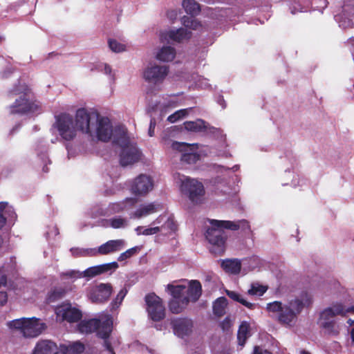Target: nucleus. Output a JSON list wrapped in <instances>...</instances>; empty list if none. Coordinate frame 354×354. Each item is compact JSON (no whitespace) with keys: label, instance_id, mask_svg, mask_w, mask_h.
<instances>
[{"label":"nucleus","instance_id":"nucleus-11","mask_svg":"<svg viewBox=\"0 0 354 354\" xmlns=\"http://www.w3.org/2000/svg\"><path fill=\"white\" fill-rule=\"evenodd\" d=\"M174 178L181 192L186 194L191 201L198 203L202 201L205 189L201 182L180 174H176Z\"/></svg>","mask_w":354,"mask_h":354},{"label":"nucleus","instance_id":"nucleus-17","mask_svg":"<svg viewBox=\"0 0 354 354\" xmlns=\"http://www.w3.org/2000/svg\"><path fill=\"white\" fill-rule=\"evenodd\" d=\"M168 73L167 66L149 64L143 71V77L146 81L156 84L162 83Z\"/></svg>","mask_w":354,"mask_h":354},{"label":"nucleus","instance_id":"nucleus-18","mask_svg":"<svg viewBox=\"0 0 354 354\" xmlns=\"http://www.w3.org/2000/svg\"><path fill=\"white\" fill-rule=\"evenodd\" d=\"M57 318L68 323L79 322L82 317V311L70 303H64L55 309Z\"/></svg>","mask_w":354,"mask_h":354},{"label":"nucleus","instance_id":"nucleus-48","mask_svg":"<svg viewBox=\"0 0 354 354\" xmlns=\"http://www.w3.org/2000/svg\"><path fill=\"white\" fill-rule=\"evenodd\" d=\"M192 81L194 82L195 86L202 88H206L209 86V84L208 82V80L199 76L197 74L193 75L192 76Z\"/></svg>","mask_w":354,"mask_h":354},{"label":"nucleus","instance_id":"nucleus-14","mask_svg":"<svg viewBox=\"0 0 354 354\" xmlns=\"http://www.w3.org/2000/svg\"><path fill=\"white\" fill-rule=\"evenodd\" d=\"M153 187V178L145 174L138 175L130 183V191L136 196H146Z\"/></svg>","mask_w":354,"mask_h":354},{"label":"nucleus","instance_id":"nucleus-23","mask_svg":"<svg viewBox=\"0 0 354 354\" xmlns=\"http://www.w3.org/2000/svg\"><path fill=\"white\" fill-rule=\"evenodd\" d=\"M118 268V264L115 261L92 266L82 272V277L91 279L109 270H115Z\"/></svg>","mask_w":354,"mask_h":354},{"label":"nucleus","instance_id":"nucleus-20","mask_svg":"<svg viewBox=\"0 0 354 354\" xmlns=\"http://www.w3.org/2000/svg\"><path fill=\"white\" fill-rule=\"evenodd\" d=\"M138 200L133 197H128L122 201L111 203L106 207L107 216L128 211L137 203Z\"/></svg>","mask_w":354,"mask_h":354},{"label":"nucleus","instance_id":"nucleus-24","mask_svg":"<svg viewBox=\"0 0 354 354\" xmlns=\"http://www.w3.org/2000/svg\"><path fill=\"white\" fill-rule=\"evenodd\" d=\"M32 354H64V351L59 350L53 342L45 339L37 343Z\"/></svg>","mask_w":354,"mask_h":354},{"label":"nucleus","instance_id":"nucleus-7","mask_svg":"<svg viewBox=\"0 0 354 354\" xmlns=\"http://www.w3.org/2000/svg\"><path fill=\"white\" fill-rule=\"evenodd\" d=\"M352 313H354V306H346L342 302H335L321 312L318 324L326 333L337 335L339 332L340 326L335 321V317L345 316Z\"/></svg>","mask_w":354,"mask_h":354},{"label":"nucleus","instance_id":"nucleus-15","mask_svg":"<svg viewBox=\"0 0 354 354\" xmlns=\"http://www.w3.org/2000/svg\"><path fill=\"white\" fill-rule=\"evenodd\" d=\"M171 148L181 153L180 160L183 163L192 165L200 159V155L196 152V145L174 142L171 144Z\"/></svg>","mask_w":354,"mask_h":354},{"label":"nucleus","instance_id":"nucleus-41","mask_svg":"<svg viewBox=\"0 0 354 354\" xmlns=\"http://www.w3.org/2000/svg\"><path fill=\"white\" fill-rule=\"evenodd\" d=\"M192 111V108L178 110L173 114L170 115L167 118V120L171 123H174L178 121L179 120L185 118Z\"/></svg>","mask_w":354,"mask_h":354},{"label":"nucleus","instance_id":"nucleus-4","mask_svg":"<svg viewBox=\"0 0 354 354\" xmlns=\"http://www.w3.org/2000/svg\"><path fill=\"white\" fill-rule=\"evenodd\" d=\"M209 227L207 230L205 237L211 244L210 250L215 254H221L225 250V241L227 235L225 230H236L240 227L249 228L247 221L242 220L238 222L230 221L209 220Z\"/></svg>","mask_w":354,"mask_h":354},{"label":"nucleus","instance_id":"nucleus-57","mask_svg":"<svg viewBox=\"0 0 354 354\" xmlns=\"http://www.w3.org/2000/svg\"><path fill=\"white\" fill-rule=\"evenodd\" d=\"M12 73V67H8L6 68L2 73H1V77L3 78H7L11 73Z\"/></svg>","mask_w":354,"mask_h":354},{"label":"nucleus","instance_id":"nucleus-50","mask_svg":"<svg viewBox=\"0 0 354 354\" xmlns=\"http://www.w3.org/2000/svg\"><path fill=\"white\" fill-rule=\"evenodd\" d=\"M66 290L63 288H55L49 296L50 301H54L64 295Z\"/></svg>","mask_w":354,"mask_h":354},{"label":"nucleus","instance_id":"nucleus-52","mask_svg":"<svg viewBox=\"0 0 354 354\" xmlns=\"http://www.w3.org/2000/svg\"><path fill=\"white\" fill-rule=\"evenodd\" d=\"M176 104H177V101L176 100L175 97H169L168 98V100L163 103L164 107H166L168 109L176 107Z\"/></svg>","mask_w":354,"mask_h":354},{"label":"nucleus","instance_id":"nucleus-30","mask_svg":"<svg viewBox=\"0 0 354 354\" xmlns=\"http://www.w3.org/2000/svg\"><path fill=\"white\" fill-rule=\"evenodd\" d=\"M35 151L38 157L41 159V162L44 164L43 171L47 172L48 171L47 164L50 163V160L48 159L46 155L47 146L46 142L43 140H39L35 145Z\"/></svg>","mask_w":354,"mask_h":354},{"label":"nucleus","instance_id":"nucleus-46","mask_svg":"<svg viewBox=\"0 0 354 354\" xmlns=\"http://www.w3.org/2000/svg\"><path fill=\"white\" fill-rule=\"evenodd\" d=\"M86 214L87 216L91 218H97L101 216H107L106 208H102L100 207H94L91 208Z\"/></svg>","mask_w":354,"mask_h":354},{"label":"nucleus","instance_id":"nucleus-19","mask_svg":"<svg viewBox=\"0 0 354 354\" xmlns=\"http://www.w3.org/2000/svg\"><path fill=\"white\" fill-rule=\"evenodd\" d=\"M112 292L109 283H100L90 288L88 297L92 303H102L106 301Z\"/></svg>","mask_w":354,"mask_h":354},{"label":"nucleus","instance_id":"nucleus-2","mask_svg":"<svg viewBox=\"0 0 354 354\" xmlns=\"http://www.w3.org/2000/svg\"><path fill=\"white\" fill-rule=\"evenodd\" d=\"M312 302L311 295L304 291L286 304L278 301L268 303L266 310L270 316L276 319L280 324L291 327L297 322V317L303 309L309 306Z\"/></svg>","mask_w":354,"mask_h":354},{"label":"nucleus","instance_id":"nucleus-22","mask_svg":"<svg viewBox=\"0 0 354 354\" xmlns=\"http://www.w3.org/2000/svg\"><path fill=\"white\" fill-rule=\"evenodd\" d=\"M171 326L174 334L180 337H183L191 333L193 323L188 318H177L171 321Z\"/></svg>","mask_w":354,"mask_h":354},{"label":"nucleus","instance_id":"nucleus-38","mask_svg":"<svg viewBox=\"0 0 354 354\" xmlns=\"http://www.w3.org/2000/svg\"><path fill=\"white\" fill-rule=\"evenodd\" d=\"M284 177L287 182L282 183V185L290 184V185H292L294 187L302 185V183H301V180L298 178V176H296L295 174V171L292 169H286L284 173Z\"/></svg>","mask_w":354,"mask_h":354},{"label":"nucleus","instance_id":"nucleus-25","mask_svg":"<svg viewBox=\"0 0 354 354\" xmlns=\"http://www.w3.org/2000/svg\"><path fill=\"white\" fill-rule=\"evenodd\" d=\"M125 246V241L123 239L110 240L101 245L97 250V254H108L121 250Z\"/></svg>","mask_w":354,"mask_h":354},{"label":"nucleus","instance_id":"nucleus-45","mask_svg":"<svg viewBox=\"0 0 354 354\" xmlns=\"http://www.w3.org/2000/svg\"><path fill=\"white\" fill-rule=\"evenodd\" d=\"M108 43L109 48L114 53H122L127 50L125 44H122L115 39H110Z\"/></svg>","mask_w":354,"mask_h":354},{"label":"nucleus","instance_id":"nucleus-39","mask_svg":"<svg viewBox=\"0 0 354 354\" xmlns=\"http://www.w3.org/2000/svg\"><path fill=\"white\" fill-rule=\"evenodd\" d=\"M260 259L257 257H252L242 260L243 272L245 274L259 266Z\"/></svg>","mask_w":354,"mask_h":354},{"label":"nucleus","instance_id":"nucleus-3","mask_svg":"<svg viewBox=\"0 0 354 354\" xmlns=\"http://www.w3.org/2000/svg\"><path fill=\"white\" fill-rule=\"evenodd\" d=\"M167 289L172 297L169 308L175 314L181 313L190 301L196 302L202 293L201 284L197 280L190 281L188 285L185 281L179 284L170 283L167 285Z\"/></svg>","mask_w":354,"mask_h":354},{"label":"nucleus","instance_id":"nucleus-63","mask_svg":"<svg viewBox=\"0 0 354 354\" xmlns=\"http://www.w3.org/2000/svg\"><path fill=\"white\" fill-rule=\"evenodd\" d=\"M348 43L354 48V37L350 38L348 41Z\"/></svg>","mask_w":354,"mask_h":354},{"label":"nucleus","instance_id":"nucleus-55","mask_svg":"<svg viewBox=\"0 0 354 354\" xmlns=\"http://www.w3.org/2000/svg\"><path fill=\"white\" fill-rule=\"evenodd\" d=\"M178 16V12L176 10H171L167 12V17L171 21H173L176 19Z\"/></svg>","mask_w":354,"mask_h":354},{"label":"nucleus","instance_id":"nucleus-61","mask_svg":"<svg viewBox=\"0 0 354 354\" xmlns=\"http://www.w3.org/2000/svg\"><path fill=\"white\" fill-rule=\"evenodd\" d=\"M19 129V125L17 124V125H15L11 130H10V134H13L15 133L17 131H18V129Z\"/></svg>","mask_w":354,"mask_h":354},{"label":"nucleus","instance_id":"nucleus-27","mask_svg":"<svg viewBox=\"0 0 354 354\" xmlns=\"http://www.w3.org/2000/svg\"><path fill=\"white\" fill-rule=\"evenodd\" d=\"M16 218L13 207L7 202H0V230L5 225L6 221H12Z\"/></svg>","mask_w":354,"mask_h":354},{"label":"nucleus","instance_id":"nucleus-40","mask_svg":"<svg viewBox=\"0 0 354 354\" xmlns=\"http://www.w3.org/2000/svg\"><path fill=\"white\" fill-rule=\"evenodd\" d=\"M226 294L230 298H231L234 301L241 303V304H243V306L250 309H253L256 306L254 304L247 301L242 295L234 291L226 290Z\"/></svg>","mask_w":354,"mask_h":354},{"label":"nucleus","instance_id":"nucleus-5","mask_svg":"<svg viewBox=\"0 0 354 354\" xmlns=\"http://www.w3.org/2000/svg\"><path fill=\"white\" fill-rule=\"evenodd\" d=\"M111 139L121 148L120 163L122 167L132 165L140 160L142 153L131 140L125 127H115L112 131Z\"/></svg>","mask_w":354,"mask_h":354},{"label":"nucleus","instance_id":"nucleus-9","mask_svg":"<svg viewBox=\"0 0 354 354\" xmlns=\"http://www.w3.org/2000/svg\"><path fill=\"white\" fill-rule=\"evenodd\" d=\"M176 229L174 218L167 214H161L157 217L148 226H138L135 232L138 236H151L154 234L167 235Z\"/></svg>","mask_w":354,"mask_h":354},{"label":"nucleus","instance_id":"nucleus-56","mask_svg":"<svg viewBox=\"0 0 354 354\" xmlns=\"http://www.w3.org/2000/svg\"><path fill=\"white\" fill-rule=\"evenodd\" d=\"M8 300L7 293L4 291H0V305L3 306Z\"/></svg>","mask_w":354,"mask_h":354},{"label":"nucleus","instance_id":"nucleus-54","mask_svg":"<svg viewBox=\"0 0 354 354\" xmlns=\"http://www.w3.org/2000/svg\"><path fill=\"white\" fill-rule=\"evenodd\" d=\"M155 127H156V120H155V119L151 118L150 120V124H149V131H148V134L150 137L153 136Z\"/></svg>","mask_w":354,"mask_h":354},{"label":"nucleus","instance_id":"nucleus-32","mask_svg":"<svg viewBox=\"0 0 354 354\" xmlns=\"http://www.w3.org/2000/svg\"><path fill=\"white\" fill-rule=\"evenodd\" d=\"M185 129L192 132H201L207 129L206 122L201 120L198 119L195 121H187L184 122Z\"/></svg>","mask_w":354,"mask_h":354},{"label":"nucleus","instance_id":"nucleus-35","mask_svg":"<svg viewBox=\"0 0 354 354\" xmlns=\"http://www.w3.org/2000/svg\"><path fill=\"white\" fill-rule=\"evenodd\" d=\"M250 336V326L249 324L244 322H242L241 324L239 326L238 334H237V339L239 341V344L241 346H243L248 337Z\"/></svg>","mask_w":354,"mask_h":354},{"label":"nucleus","instance_id":"nucleus-34","mask_svg":"<svg viewBox=\"0 0 354 354\" xmlns=\"http://www.w3.org/2000/svg\"><path fill=\"white\" fill-rule=\"evenodd\" d=\"M182 6L185 12L192 16L198 15L201 11L200 6L195 0H183Z\"/></svg>","mask_w":354,"mask_h":354},{"label":"nucleus","instance_id":"nucleus-37","mask_svg":"<svg viewBox=\"0 0 354 354\" xmlns=\"http://www.w3.org/2000/svg\"><path fill=\"white\" fill-rule=\"evenodd\" d=\"M227 304V299L224 297L218 298L213 304V311L214 315L221 317L225 313V308Z\"/></svg>","mask_w":354,"mask_h":354},{"label":"nucleus","instance_id":"nucleus-12","mask_svg":"<svg viewBox=\"0 0 354 354\" xmlns=\"http://www.w3.org/2000/svg\"><path fill=\"white\" fill-rule=\"evenodd\" d=\"M7 326L10 329L20 330L26 337H35L40 335L45 329L46 325L35 317H22L8 322Z\"/></svg>","mask_w":354,"mask_h":354},{"label":"nucleus","instance_id":"nucleus-58","mask_svg":"<svg viewBox=\"0 0 354 354\" xmlns=\"http://www.w3.org/2000/svg\"><path fill=\"white\" fill-rule=\"evenodd\" d=\"M57 234H59V230L56 227H53L51 231L46 233L48 238L52 236H57Z\"/></svg>","mask_w":354,"mask_h":354},{"label":"nucleus","instance_id":"nucleus-64","mask_svg":"<svg viewBox=\"0 0 354 354\" xmlns=\"http://www.w3.org/2000/svg\"><path fill=\"white\" fill-rule=\"evenodd\" d=\"M347 323L348 325L352 326L354 324V319H348Z\"/></svg>","mask_w":354,"mask_h":354},{"label":"nucleus","instance_id":"nucleus-53","mask_svg":"<svg viewBox=\"0 0 354 354\" xmlns=\"http://www.w3.org/2000/svg\"><path fill=\"white\" fill-rule=\"evenodd\" d=\"M232 325V321L229 317H226L221 324L223 330H228Z\"/></svg>","mask_w":354,"mask_h":354},{"label":"nucleus","instance_id":"nucleus-59","mask_svg":"<svg viewBox=\"0 0 354 354\" xmlns=\"http://www.w3.org/2000/svg\"><path fill=\"white\" fill-rule=\"evenodd\" d=\"M228 152L224 149V150H220L217 153L216 156H225L227 157L228 156Z\"/></svg>","mask_w":354,"mask_h":354},{"label":"nucleus","instance_id":"nucleus-21","mask_svg":"<svg viewBox=\"0 0 354 354\" xmlns=\"http://www.w3.org/2000/svg\"><path fill=\"white\" fill-rule=\"evenodd\" d=\"M161 209V205L157 203L141 204L134 212L130 214V218L140 219L156 213Z\"/></svg>","mask_w":354,"mask_h":354},{"label":"nucleus","instance_id":"nucleus-13","mask_svg":"<svg viewBox=\"0 0 354 354\" xmlns=\"http://www.w3.org/2000/svg\"><path fill=\"white\" fill-rule=\"evenodd\" d=\"M57 131L60 137L65 140H73L77 129L73 117L67 113H62L55 117V122L52 126L51 131Z\"/></svg>","mask_w":354,"mask_h":354},{"label":"nucleus","instance_id":"nucleus-28","mask_svg":"<svg viewBox=\"0 0 354 354\" xmlns=\"http://www.w3.org/2000/svg\"><path fill=\"white\" fill-rule=\"evenodd\" d=\"M129 225L127 218L121 216H115L109 219L102 221V225L105 227H112L113 229H124Z\"/></svg>","mask_w":354,"mask_h":354},{"label":"nucleus","instance_id":"nucleus-51","mask_svg":"<svg viewBox=\"0 0 354 354\" xmlns=\"http://www.w3.org/2000/svg\"><path fill=\"white\" fill-rule=\"evenodd\" d=\"M209 133H212L218 138L221 139V140L223 141L222 147H226V145L225 144V136L223 135L222 131L219 129H216L215 127H209Z\"/></svg>","mask_w":354,"mask_h":354},{"label":"nucleus","instance_id":"nucleus-1","mask_svg":"<svg viewBox=\"0 0 354 354\" xmlns=\"http://www.w3.org/2000/svg\"><path fill=\"white\" fill-rule=\"evenodd\" d=\"M75 123L80 131L103 142L111 140L114 129L110 120L100 116L97 112L84 108L76 111Z\"/></svg>","mask_w":354,"mask_h":354},{"label":"nucleus","instance_id":"nucleus-44","mask_svg":"<svg viewBox=\"0 0 354 354\" xmlns=\"http://www.w3.org/2000/svg\"><path fill=\"white\" fill-rule=\"evenodd\" d=\"M267 290V287L260 285L258 283H252L251 288L248 290L249 295L261 296Z\"/></svg>","mask_w":354,"mask_h":354},{"label":"nucleus","instance_id":"nucleus-60","mask_svg":"<svg viewBox=\"0 0 354 354\" xmlns=\"http://www.w3.org/2000/svg\"><path fill=\"white\" fill-rule=\"evenodd\" d=\"M3 241L1 236H0V254L4 252Z\"/></svg>","mask_w":354,"mask_h":354},{"label":"nucleus","instance_id":"nucleus-47","mask_svg":"<svg viewBox=\"0 0 354 354\" xmlns=\"http://www.w3.org/2000/svg\"><path fill=\"white\" fill-rule=\"evenodd\" d=\"M139 251H140V247H138V246L133 247V248L126 250L125 252L121 253L120 254V256L118 257V260L119 261H125V260L132 257L133 256L136 255V254H138L139 252Z\"/></svg>","mask_w":354,"mask_h":354},{"label":"nucleus","instance_id":"nucleus-62","mask_svg":"<svg viewBox=\"0 0 354 354\" xmlns=\"http://www.w3.org/2000/svg\"><path fill=\"white\" fill-rule=\"evenodd\" d=\"M253 354H262L259 346L254 347Z\"/></svg>","mask_w":354,"mask_h":354},{"label":"nucleus","instance_id":"nucleus-36","mask_svg":"<svg viewBox=\"0 0 354 354\" xmlns=\"http://www.w3.org/2000/svg\"><path fill=\"white\" fill-rule=\"evenodd\" d=\"M70 251L71 254L75 257H93L97 255L95 248H72Z\"/></svg>","mask_w":354,"mask_h":354},{"label":"nucleus","instance_id":"nucleus-43","mask_svg":"<svg viewBox=\"0 0 354 354\" xmlns=\"http://www.w3.org/2000/svg\"><path fill=\"white\" fill-rule=\"evenodd\" d=\"M61 350L64 351V353L66 352V351H68L69 353L73 354H80L84 351V346L83 344L79 342H76L70 344L68 346V348H62Z\"/></svg>","mask_w":354,"mask_h":354},{"label":"nucleus","instance_id":"nucleus-26","mask_svg":"<svg viewBox=\"0 0 354 354\" xmlns=\"http://www.w3.org/2000/svg\"><path fill=\"white\" fill-rule=\"evenodd\" d=\"M221 266L223 270L229 274H237L243 271L242 261L237 259H226L221 261Z\"/></svg>","mask_w":354,"mask_h":354},{"label":"nucleus","instance_id":"nucleus-29","mask_svg":"<svg viewBox=\"0 0 354 354\" xmlns=\"http://www.w3.org/2000/svg\"><path fill=\"white\" fill-rule=\"evenodd\" d=\"M176 56L174 48L169 46H164L157 51L156 58L162 62H171Z\"/></svg>","mask_w":354,"mask_h":354},{"label":"nucleus","instance_id":"nucleus-6","mask_svg":"<svg viewBox=\"0 0 354 354\" xmlns=\"http://www.w3.org/2000/svg\"><path fill=\"white\" fill-rule=\"evenodd\" d=\"M113 329V319L108 314H101L98 318L82 321L78 325V330L82 333H96L104 339V347L110 354H115L109 337Z\"/></svg>","mask_w":354,"mask_h":354},{"label":"nucleus","instance_id":"nucleus-33","mask_svg":"<svg viewBox=\"0 0 354 354\" xmlns=\"http://www.w3.org/2000/svg\"><path fill=\"white\" fill-rule=\"evenodd\" d=\"M91 71H97L98 72L103 73L109 77L111 81L113 82L115 80V73L113 71L111 67L106 63H96L91 68Z\"/></svg>","mask_w":354,"mask_h":354},{"label":"nucleus","instance_id":"nucleus-31","mask_svg":"<svg viewBox=\"0 0 354 354\" xmlns=\"http://www.w3.org/2000/svg\"><path fill=\"white\" fill-rule=\"evenodd\" d=\"M335 17L339 27L342 28H352L353 26V20L351 19L350 14L348 12V8L346 6L343 7V12L336 15Z\"/></svg>","mask_w":354,"mask_h":354},{"label":"nucleus","instance_id":"nucleus-16","mask_svg":"<svg viewBox=\"0 0 354 354\" xmlns=\"http://www.w3.org/2000/svg\"><path fill=\"white\" fill-rule=\"evenodd\" d=\"M147 311L149 317L153 321L158 322L165 317V307L161 299L155 294H149L145 297Z\"/></svg>","mask_w":354,"mask_h":354},{"label":"nucleus","instance_id":"nucleus-10","mask_svg":"<svg viewBox=\"0 0 354 354\" xmlns=\"http://www.w3.org/2000/svg\"><path fill=\"white\" fill-rule=\"evenodd\" d=\"M181 22L185 28H180L176 30L162 32L160 36V39L162 41L181 42L191 37V32L188 31L187 28L198 31H202L204 29L203 25L192 17L184 16L181 19Z\"/></svg>","mask_w":354,"mask_h":354},{"label":"nucleus","instance_id":"nucleus-42","mask_svg":"<svg viewBox=\"0 0 354 354\" xmlns=\"http://www.w3.org/2000/svg\"><path fill=\"white\" fill-rule=\"evenodd\" d=\"M60 278L62 280L69 279H71V281H74L77 279L82 278V273L78 270H71L62 272Z\"/></svg>","mask_w":354,"mask_h":354},{"label":"nucleus","instance_id":"nucleus-49","mask_svg":"<svg viewBox=\"0 0 354 354\" xmlns=\"http://www.w3.org/2000/svg\"><path fill=\"white\" fill-rule=\"evenodd\" d=\"M127 293V290L126 288H122L117 295L115 299L111 303V309L115 310L119 308L120 305L122 304L124 297Z\"/></svg>","mask_w":354,"mask_h":354},{"label":"nucleus","instance_id":"nucleus-8","mask_svg":"<svg viewBox=\"0 0 354 354\" xmlns=\"http://www.w3.org/2000/svg\"><path fill=\"white\" fill-rule=\"evenodd\" d=\"M10 93L19 95L9 106L11 114L28 115L34 113L38 110L39 106L32 100L31 92L25 84L19 82L10 91Z\"/></svg>","mask_w":354,"mask_h":354}]
</instances>
